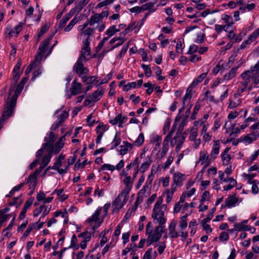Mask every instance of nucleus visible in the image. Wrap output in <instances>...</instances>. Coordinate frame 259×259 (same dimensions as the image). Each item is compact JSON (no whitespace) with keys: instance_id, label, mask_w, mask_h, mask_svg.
Segmentation results:
<instances>
[{"instance_id":"45","label":"nucleus","mask_w":259,"mask_h":259,"mask_svg":"<svg viewBox=\"0 0 259 259\" xmlns=\"http://www.w3.org/2000/svg\"><path fill=\"white\" fill-rule=\"evenodd\" d=\"M197 136V128L193 127L192 128L190 134L189 136V139L190 140H195L196 139Z\"/></svg>"},{"instance_id":"39","label":"nucleus","mask_w":259,"mask_h":259,"mask_svg":"<svg viewBox=\"0 0 259 259\" xmlns=\"http://www.w3.org/2000/svg\"><path fill=\"white\" fill-rule=\"evenodd\" d=\"M251 77L254 87L259 88V74L254 75L251 74Z\"/></svg>"},{"instance_id":"17","label":"nucleus","mask_w":259,"mask_h":259,"mask_svg":"<svg viewBox=\"0 0 259 259\" xmlns=\"http://www.w3.org/2000/svg\"><path fill=\"white\" fill-rule=\"evenodd\" d=\"M251 76V72L249 70H245L241 74L243 81L241 82V84H244V85H248L250 81Z\"/></svg>"},{"instance_id":"63","label":"nucleus","mask_w":259,"mask_h":259,"mask_svg":"<svg viewBox=\"0 0 259 259\" xmlns=\"http://www.w3.org/2000/svg\"><path fill=\"white\" fill-rule=\"evenodd\" d=\"M130 99L131 100H132L133 102H134V103L135 104H138L140 102V100H141L139 96L136 97L134 94L131 95L130 96Z\"/></svg>"},{"instance_id":"37","label":"nucleus","mask_w":259,"mask_h":259,"mask_svg":"<svg viewBox=\"0 0 259 259\" xmlns=\"http://www.w3.org/2000/svg\"><path fill=\"white\" fill-rule=\"evenodd\" d=\"M144 141V135L142 133L140 134L137 139L135 141L134 145L140 146L143 144Z\"/></svg>"},{"instance_id":"26","label":"nucleus","mask_w":259,"mask_h":259,"mask_svg":"<svg viewBox=\"0 0 259 259\" xmlns=\"http://www.w3.org/2000/svg\"><path fill=\"white\" fill-rule=\"evenodd\" d=\"M72 16V14H71V13L65 15L63 19L60 21L59 23V28H61L64 27L67 22L70 19Z\"/></svg>"},{"instance_id":"64","label":"nucleus","mask_w":259,"mask_h":259,"mask_svg":"<svg viewBox=\"0 0 259 259\" xmlns=\"http://www.w3.org/2000/svg\"><path fill=\"white\" fill-rule=\"evenodd\" d=\"M152 252V248L148 249L145 253L143 259H150Z\"/></svg>"},{"instance_id":"40","label":"nucleus","mask_w":259,"mask_h":259,"mask_svg":"<svg viewBox=\"0 0 259 259\" xmlns=\"http://www.w3.org/2000/svg\"><path fill=\"white\" fill-rule=\"evenodd\" d=\"M121 140L120 138L117 137V134L116 133L114 136V138L112 141L113 146L111 149H114L118 146L121 143Z\"/></svg>"},{"instance_id":"10","label":"nucleus","mask_w":259,"mask_h":259,"mask_svg":"<svg viewBox=\"0 0 259 259\" xmlns=\"http://www.w3.org/2000/svg\"><path fill=\"white\" fill-rule=\"evenodd\" d=\"M199 155V162L200 164L201 165L205 164L206 166L209 165L211 162L212 159L211 157L209 158L208 154L205 151H201Z\"/></svg>"},{"instance_id":"62","label":"nucleus","mask_w":259,"mask_h":259,"mask_svg":"<svg viewBox=\"0 0 259 259\" xmlns=\"http://www.w3.org/2000/svg\"><path fill=\"white\" fill-rule=\"evenodd\" d=\"M187 123V119L185 118L182 121V122L179 124L178 126V133H182L183 131L184 127L185 126Z\"/></svg>"},{"instance_id":"6","label":"nucleus","mask_w":259,"mask_h":259,"mask_svg":"<svg viewBox=\"0 0 259 259\" xmlns=\"http://www.w3.org/2000/svg\"><path fill=\"white\" fill-rule=\"evenodd\" d=\"M152 217L154 219V222L156 220V223H159L161 226L166 222V219L164 218V212L161 209L155 211L153 210Z\"/></svg>"},{"instance_id":"13","label":"nucleus","mask_w":259,"mask_h":259,"mask_svg":"<svg viewBox=\"0 0 259 259\" xmlns=\"http://www.w3.org/2000/svg\"><path fill=\"white\" fill-rule=\"evenodd\" d=\"M177 225L176 221L171 222L168 227L169 235L171 238H176L179 236L178 233L176 231V227Z\"/></svg>"},{"instance_id":"46","label":"nucleus","mask_w":259,"mask_h":259,"mask_svg":"<svg viewBox=\"0 0 259 259\" xmlns=\"http://www.w3.org/2000/svg\"><path fill=\"white\" fill-rule=\"evenodd\" d=\"M94 30V28H88L87 29L84 30V31H82V32H81L80 34L90 36L93 34Z\"/></svg>"},{"instance_id":"61","label":"nucleus","mask_w":259,"mask_h":259,"mask_svg":"<svg viewBox=\"0 0 259 259\" xmlns=\"http://www.w3.org/2000/svg\"><path fill=\"white\" fill-rule=\"evenodd\" d=\"M102 170H110L113 171L115 169V167L114 165H110L109 164H104L102 166Z\"/></svg>"},{"instance_id":"27","label":"nucleus","mask_w":259,"mask_h":259,"mask_svg":"<svg viewBox=\"0 0 259 259\" xmlns=\"http://www.w3.org/2000/svg\"><path fill=\"white\" fill-rule=\"evenodd\" d=\"M90 41L89 37H88L83 41V47L81 50V51H84V52H87V56H90L91 55V48L90 47Z\"/></svg>"},{"instance_id":"36","label":"nucleus","mask_w":259,"mask_h":259,"mask_svg":"<svg viewBox=\"0 0 259 259\" xmlns=\"http://www.w3.org/2000/svg\"><path fill=\"white\" fill-rule=\"evenodd\" d=\"M89 2V0H81L75 7V10L78 12L81 11L83 7L85 6Z\"/></svg>"},{"instance_id":"22","label":"nucleus","mask_w":259,"mask_h":259,"mask_svg":"<svg viewBox=\"0 0 259 259\" xmlns=\"http://www.w3.org/2000/svg\"><path fill=\"white\" fill-rule=\"evenodd\" d=\"M230 148H226L221 155L222 161H223V163L225 164H227L231 159V157L228 154V152Z\"/></svg>"},{"instance_id":"41","label":"nucleus","mask_w":259,"mask_h":259,"mask_svg":"<svg viewBox=\"0 0 259 259\" xmlns=\"http://www.w3.org/2000/svg\"><path fill=\"white\" fill-rule=\"evenodd\" d=\"M68 113L64 111L60 115L57 119V120L60 121L61 123L64 122V121L68 118Z\"/></svg>"},{"instance_id":"21","label":"nucleus","mask_w":259,"mask_h":259,"mask_svg":"<svg viewBox=\"0 0 259 259\" xmlns=\"http://www.w3.org/2000/svg\"><path fill=\"white\" fill-rule=\"evenodd\" d=\"M238 68V67L232 68L227 73L224 75V79L229 80L234 78L236 76V71Z\"/></svg>"},{"instance_id":"50","label":"nucleus","mask_w":259,"mask_h":259,"mask_svg":"<svg viewBox=\"0 0 259 259\" xmlns=\"http://www.w3.org/2000/svg\"><path fill=\"white\" fill-rule=\"evenodd\" d=\"M174 160V157L172 156H169L164 164L162 166L163 169H166L169 167V165L171 164Z\"/></svg>"},{"instance_id":"1","label":"nucleus","mask_w":259,"mask_h":259,"mask_svg":"<svg viewBox=\"0 0 259 259\" xmlns=\"http://www.w3.org/2000/svg\"><path fill=\"white\" fill-rule=\"evenodd\" d=\"M25 84L20 82L17 87L14 94L5 101L2 115L0 118V130L3 127L5 121L12 116L17 104L18 96L23 89Z\"/></svg>"},{"instance_id":"51","label":"nucleus","mask_w":259,"mask_h":259,"mask_svg":"<svg viewBox=\"0 0 259 259\" xmlns=\"http://www.w3.org/2000/svg\"><path fill=\"white\" fill-rule=\"evenodd\" d=\"M44 208V205H41L38 208L35 209L33 211V215L34 217L38 216L42 212Z\"/></svg>"},{"instance_id":"4","label":"nucleus","mask_w":259,"mask_h":259,"mask_svg":"<svg viewBox=\"0 0 259 259\" xmlns=\"http://www.w3.org/2000/svg\"><path fill=\"white\" fill-rule=\"evenodd\" d=\"M85 62L86 61L82 60L81 59H78L74 66V70L79 76L83 74H87L89 72L88 68L85 67L83 65V63Z\"/></svg>"},{"instance_id":"59","label":"nucleus","mask_w":259,"mask_h":259,"mask_svg":"<svg viewBox=\"0 0 259 259\" xmlns=\"http://www.w3.org/2000/svg\"><path fill=\"white\" fill-rule=\"evenodd\" d=\"M161 140V137L158 135H156L153 137L151 142H156V146H159L160 145V141Z\"/></svg>"},{"instance_id":"12","label":"nucleus","mask_w":259,"mask_h":259,"mask_svg":"<svg viewBox=\"0 0 259 259\" xmlns=\"http://www.w3.org/2000/svg\"><path fill=\"white\" fill-rule=\"evenodd\" d=\"M238 199L235 195H232L228 197L225 200V205H222V208L225 207L228 208L234 206L235 204L237 202Z\"/></svg>"},{"instance_id":"33","label":"nucleus","mask_w":259,"mask_h":259,"mask_svg":"<svg viewBox=\"0 0 259 259\" xmlns=\"http://www.w3.org/2000/svg\"><path fill=\"white\" fill-rule=\"evenodd\" d=\"M219 153V144H215L214 145V147L211 151V152L210 153V156L211 158L213 160L215 157H217V155Z\"/></svg>"},{"instance_id":"48","label":"nucleus","mask_w":259,"mask_h":259,"mask_svg":"<svg viewBox=\"0 0 259 259\" xmlns=\"http://www.w3.org/2000/svg\"><path fill=\"white\" fill-rule=\"evenodd\" d=\"M48 29L49 27L47 25H44L41 26L40 31L38 33L39 39L48 31Z\"/></svg>"},{"instance_id":"5","label":"nucleus","mask_w":259,"mask_h":259,"mask_svg":"<svg viewBox=\"0 0 259 259\" xmlns=\"http://www.w3.org/2000/svg\"><path fill=\"white\" fill-rule=\"evenodd\" d=\"M57 138L55 136L53 132H50L48 135V137H46L45 139V143L42 144L43 148H46V150H49V148H52L53 150V147L54 143Z\"/></svg>"},{"instance_id":"18","label":"nucleus","mask_w":259,"mask_h":259,"mask_svg":"<svg viewBox=\"0 0 259 259\" xmlns=\"http://www.w3.org/2000/svg\"><path fill=\"white\" fill-rule=\"evenodd\" d=\"M26 183L28 184L29 189H34L37 183V177L32 174L30 175Z\"/></svg>"},{"instance_id":"35","label":"nucleus","mask_w":259,"mask_h":259,"mask_svg":"<svg viewBox=\"0 0 259 259\" xmlns=\"http://www.w3.org/2000/svg\"><path fill=\"white\" fill-rule=\"evenodd\" d=\"M251 74L254 75L259 74V60L253 66H251L249 69Z\"/></svg>"},{"instance_id":"43","label":"nucleus","mask_w":259,"mask_h":259,"mask_svg":"<svg viewBox=\"0 0 259 259\" xmlns=\"http://www.w3.org/2000/svg\"><path fill=\"white\" fill-rule=\"evenodd\" d=\"M78 237H83L86 241H89L91 238V234L87 231L84 232L78 235Z\"/></svg>"},{"instance_id":"32","label":"nucleus","mask_w":259,"mask_h":259,"mask_svg":"<svg viewBox=\"0 0 259 259\" xmlns=\"http://www.w3.org/2000/svg\"><path fill=\"white\" fill-rule=\"evenodd\" d=\"M109 122L112 125H116L118 122H120V124H122L124 121H123V119H122V115L121 114H119L113 119L110 120Z\"/></svg>"},{"instance_id":"19","label":"nucleus","mask_w":259,"mask_h":259,"mask_svg":"<svg viewBox=\"0 0 259 259\" xmlns=\"http://www.w3.org/2000/svg\"><path fill=\"white\" fill-rule=\"evenodd\" d=\"M152 162V160L151 157L147 156L140 166V170L141 172L143 173L148 168Z\"/></svg>"},{"instance_id":"8","label":"nucleus","mask_w":259,"mask_h":259,"mask_svg":"<svg viewBox=\"0 0 259 259\" xmlns=\"http://www.w3.org/2000/svg\"><path fill=\"white\" fill-rule=\"evenodd\" d=\"M165 227L159 225L155 228L154 232L149 235V236L155 240V241H158L161 237L162 233L164 231Z\"/></svg>"},{"instance_id":"25","label":"nucleus","mask_w":259,"mask_h":259,"mask_svg":"<svg viewBox=\"0 0 259 259\" xmlns=\"http://www.w3.org/2000/svg\"><path fill=\"white\" fill-rule=\"evenodd\" d=\"M188 215L187 214H186L185 215L181 217L180 218L179 227L180 228L181 231H183L187 227L188 224L187 221V218Z\"/></svg>"},{"instance_id":"9","label":"nucleus","mask_w":259,"mask_h":259,"mask_svg":"<svg viewBox=\"0 0 259 259\" xmlns=\"http://www.w3.org/2000/svg\"><path fill=\"white\" fill-rule=\"evenodd\" d=\"M102 210V208H99L97 209V210L95 212V213L91 216V217L89 218L88 219V222L89 223H92L93 222H97V226L93 227V229H95V228H97L99 227L101 224H102L103 221L101 220V221H98L99 220V217L101 213Z\"/></svg>"},{"instance_id":"53","label":"nucleus","mask_w":259,"mask_h":259,"mask_svg":"<svg viewBox=\"0 0 259 259\" xmlns=\"http://www.w3.org/2000/svg\"><path fill=\"white\" fill-rule=\"evenodd\" d=\"M210 197V193L209 191H205L202 195L201 202L209 201Z\"/></svg>"},{"instance_id":"16","label":"nucleus","mask_w":259,"mask_h":259,"mask_svg":"<svg viewBox=\"0 0 259 259\" xmlns=\"http://www.w3.org/2000/svg\"><path fill=\"white\" fill-rule=\"evenodd\" d=\"M133 147V144L128 143L127 141H123V145L120 146V154L123 155L127 153L129 150H132Z\"/></svg>"},{"instance_id":"56","label":"nucleus","mask_w":259,"mask_h":259,"mask_svg":"<svg viewBox=\"0 0 259 259\" xmlns=\"http://www.w3.org/2000/svg\"><path fill=\"white\" fill-rule=\"evenodd\" d=\"M163 200L161 197H159L158 198V200L156 203L154 205L153 210H161L160 208V206L161 205V203H162Z\"/></svg>"},{"instance_id":"34","label":"nucleus","mask_w":259,"mask_h":259,"mask_svg":"<svg viewBox=\"0 0 259 259\" xmlns=\"http://www.w3.org/2000/svg\"><path fill=\"white\" fill-rule=\"evenodd\" d=\"M154 3L148 2L145 4L143 5L141 7L142 11L144 12V11L147 10H148L149 11H152L151 9L154 7Z\"/></svg>"},{"instance_id":"38","label":"nucleus","mask_w":259,"mask_h":259,"mask_svg":"<svg viewBox=\"0 0 259 259\" xmlns=\"http://www.w3.org/2000/svg\"><path fill=\"white\" fill-rule=\"evenodd\" d=\"M172 132L171 131V132L169 134H168L165 138V139L163 142V143H162V148H169V146H168L169 140L172 136V135H171Z\"/></svg>"},{"instance_id":"42","label":"nucleus","mask_w":259,"mask_h":259,"mask_svg":"<svg viewBox=\"0 0 259 259\" xmlns=\"http://www.w3.org/2000/svg\"><path fill=\"white\" fill-rule=\"evenodd\" d=\"M200 107V106L199 103L198 102L196 103L194 108L193 112L190 117L191 120H194L196 118V115L199 111Z\"/></svg>"},{"instance_id":"57","label":"nucleus","mask_w":259,"mask_h":259,"mask_svg":"<svg viewBox=\"0 0 259 259\" xmlns=\"http://www.w3.org/2000/svg\"><path fill=\"white\" fill-rule=\"evenodd\" d=\"M259 35V27L255 30L250 35L249 38L252 41L254 40Z\"/></svg>"},{"instance_id":"30","label":"nucleus","mask_w":259,"mask_h":259,"mask_svg":"<svg viewBox=\"0 0 259 259\" xmlns=\"http://www.w3.org/2000/svg\"><path fill=\"white\" fill-rule=\"evenodd\" d=\"M120 31V29H116L115 25H113L110 27L106 31V34L108 35V37H111L115 33Z\"/></svg>"},{"instance_id":"44","label":"nucleus","mask_w":259,"mask_h":259,"mask_svg":"<svg viewBox=\"0 0 259 259\" xmlns=\"http://www.w3.org/2000/svg\"><path fill=\"white\" fill-rule=\"evenodd\" d=\"M36 224V223L31 224L29 225V226L27 228L26 230L25 231L23 235V237L24 238L27 237L29 235L31 231L32 230V229L34 228V226H35Z\"/></svg>"},{"instance_id":"47","label":"nucleus","mask_w":259,"mask_h":259,"mask_svg":"<svg viewBox=\"0 0 259 259\" xmlns=\"http://www.w3.org/2000/svg\"><path fill=\"white\" fill-rule=\"evenodd\" d=\"M114 1L115 0H105L102 1L97 5V7L99 8H102L103 7L106 6L108 5L113 3Z\"/></svg>"},{"instance_id":"49","label":"nucleus","mask_w":259,"mask_h":259,"mask_svg":"<svg viewBox=\"0 0 259 259\" xmlns=\"http://www.w3.org/2000/svg\"><path fill=\"white\" fill-rule=\"evenodd\" d=\"M136 87V83L135 82H132L123 85V91L127 92L129 91L131 88H135Z\"/></svg>"},{"instance_id":"14","label":"nucleus","mask_w":259,"mask_h":259,"mask_svg":"<svg viewBox=\"0 0 259 259\" xmlns=\"http://www.w3.org/2000/svg\"><path fill=\"white\" fill-rule=\"evenodd\" d=\"M81 84L77 82L76 80H74L72 83V87L71 88V94L73 95H76L80 93L81 89Z\"/></svg>"},{"instance_id":"2","label":"nucleus","mask_w":259,"mask_h":259,"mask_svg":"<svg viewBox=\"0 0 259 259\" xmlns=\"http://www.w3.org/2000/svg\"><path fill=\"white\" fill-rule=\"evenodd\" d=\"M54 35V34H52L42 42L38 48V54L35 56V59L32 62L34 65L39 64L41 61L43 56L48 49L49 42L52 39Z\"/></svg>"},{"instance_id":"20","label":"nucleus","mask_w":259,"mask_h":259,"mask_svg":"<svg viewBox=\"0 0 259 259\" xmlns=\"http://www.w3.org/2000/svg\"><path fill=\"white\" fill-rule=\"evenodd\" d=\"M103 92L102 90H98L93 93L92 95L90 96V98L92 100V102H96L99 101L102 97Z\"/></svg>"},{"instance_id":"11","label":"nucleus","mask_w":259,"mask_h":259,"mask_svg":"<svg viewBox=\"0 0 259 259\" xmlns=\"http://www.w3.org/2000/svg\"><path fill=\"white\" fill-rule=\"evenodd\" d=\"M186 179V176L180 172L177 171L173 174L174 182L178 185V186H181L183 185V181Z\"/></svg>"},{"instance_id":"23","label":"nucleus","mask_w":259,"mask_h":259,"mask_svg":"<svg viewBox=\"0 0 259 259\" xmlns=\"http://www.w3.org/2000/svg\"><path fill=\"white\" fill-rule=\"evenodd\" d=\"M46 151L48 152V154L47 155H45L42 159V162L44 164H46L47 165L48 164V163L50 162L52 154L54 153H53V150L52 148H49V150H46Z\"/></svg>"},{"instance_id":"15","label":"nucleus","mask_w":259,"mask_h":259,"mask_svg":"<svg viewBox=\"0 0 259 259\" xmlns=\"http://www.w3.org/2000/svg\"><path fill=\"white\" fill-rule=\"evenodd\" d=\"M186 139V136L182 134L181 133H177L176 136L174 137L172 141L171 142V144L174 145V140L175 141V144L179 145H182Z\"/></svg>"},{"instance_id":"28","label":"nucleus","mask_w":259,"mask_h":259,"mask_svg":"<svg viewBox=\"0 0 259 259\" xmlns=\"http://www.w3.org/2000/svg\"><path fill=\"white\" fill-rule=\"evenodd\" d=\"M64 145V142H60L59 141H57L55 144L53 145V153L57 154L60 152L61 149L63 147Z\"/></svg>"},{"instance_id":"24","label":"nucleus","mask_w":259,"mask_h":259,"mask_svg":"<svg viewBox=\"0 0 259 259\" xmlns=\"http://www.w3.org/2000/svg\"><path fill=\"white\" fill-rule=\"evenodd\" d=\"M89 20L90 26H94L96 23H98L101 20V18L98 13H96L92 16Z\"/></svg>"},{"instance_id":"54","label":"nucleus","mask_w":259,"mask_h":259,"mask_svg":"<svg viewBox=\"0 0 259 259\" xmlns=\"http://www.w3.org/2000/svg\"><path fill=\"white\" fill-rule=\"evenodd\" d=\"M165 193L166 195V201L167 203H169L171 201L174 194L170 193V190L169 189H167L165 190Z\"/></svg>"},{"instance_id":"3","label":"nucleus","mask_w":259,"mask_h":259,"mask_svg":"<svg viewBox=\"0 0 259 259\" xmlns=\"http://www.w3.org/2000/svg\"><path fill=\"white\" fill-rule=\"evenodd\" d=\"M128 194H124L121 195V192L118 196L115 199L113 203V206H115V209L118 210L122 208L123 206L126 203L128 200Z\"/></svg>"},{"instance_id":"31","label":"nucleus","mask_w":259,"mask_h":259,"mask_svg":"<svg viewBox=\"0 0 259 259\" xmlns=\"http://www.w3.org/2000/svg\"><path fill=\"white\" fill-rule=\"evenodd\" d=\"M222 19L227 24L225 26H228V27L234 24L233 18L231 15H224Z\"/></svg>"},{"instance_id":"29","label":"nucleus","mask_w":259,"mask_h":259,"mask_svg":"<svg viewBox=\"0 0 259 259\" xmlns=\"http://www.w3.org/2000/svg\"><path fill=\"white\" fill-rule=\"evenodd\" d=\"M257 138V135L252 133L245 136L243 139V141L245 143L250 144L253 141L255 140Z\"/></svg>"},{"instance_id":"60","label":"nucleus","mask_w":259,"mask_h":259,"mask_svg":"<svg viewBox=\"0 0 259 259\" xmlns=\"http://www.w3.org/2000/svg\"><path fill=\"white\" fill-rule=\"evenodd\" d=\"M130 12L132 13L138 14L142 12L141 7L136 6L132 8L129 10Z\"/></svg>"},{"instance_id":"7","label":"nucleus","mask_w":259,"mask_h":259,"mask_svg":"<svg viewBox=\"0 0 259 259\" xmlns=\"http://www.w3.org/2000/svg\"><path fill=\"white\" fill-rule=\"evenodd\" d=\"M124 176L125 178L123 180V182L124 185H125V187L121 191V195L124 194H128L132 189L133 181V180H132L131 177L127 176V174H125Z\"/></svg>"},{"instance_id":"52","label":"nucleus","mask_w":259,"mask_h":259,"mask_svg":"<svg viewBox=\"0 0 259 259\" xmlns=\"http://www.w3.org/2000/svg\"><path fill=\"white\" fill-rule=\"evenodd\" d=\"M33 199L32 198H30L27 201H26L24 205V206L23 207V209L27 211V210L30 207V206L32 205L33 203Z\"/></svg>"},{"instance_id":"58","label":"nucleus","mask_w":259,"mask_h":259,"mask_svg":"<svg viewBox=\"0 0 259 259\" xmlns=\"http://www.w3.org/2000/svg\"><path fill=\"white\" fill-rule=\"evenodd\" d=\"M229 238V234L226 232H223L221 233L220 236V240L223 241H227Z\"/></svg>"},{"instance_id":"55","label":"nucleus","mask_w":259,"mask_h":259,"mask_svg":"<svg viewBox=\"0 0 259 259\" xmlns=\"http://www.w3.org/2000/svg\"><path fill=\"white\" fill-rule=\"evenodd\" d=\"M90 56H87V52L84 51H81L80 55L78 59H81L82 60L87 61L90 59Z\"/></svg>"}]
</instances>
